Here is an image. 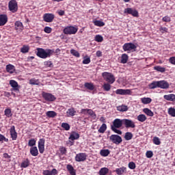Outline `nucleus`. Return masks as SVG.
Listing matches in <instances>:
<instances>
[{
  "label": "nucleus",
  "instance_id": "obj_9",
  "mask_svg": "<svg viewBox=\"0 0 175 175\" xmlns=\"http://www.w3.org/2000/svg\"><path fill=\"white\" fill-rule=\"evenodd\" d=\"M87 159V154L86 153H78L75 156L76 162H84Z\"/></svg>",
  "mask_w": 175,
  "mask_h": 175
},
{
  "label": "nucleus",
  "instance_id": "obj_21",
  "mask_svg": "<svg viewBox=\"0 0 175 175\" xmlns=\"http://www.w3.org/2000/svg\"><path fill=\"white\" fill-rule=\"evenodd\" d=\"M115 172L118 175H122L124 173H126V167H121L120 168H116Z\"/></svg>",
  "mask_w": 175,
  "mask_h": 175
},
{
  "label": "nucleus",
  "instance_id": "obj_25",
  "mask_svg": "<svg viewBox=\"0 0 175 175\" xmlns=\"http://www.w3.org/2000/svg\"><path fill=\"white\" fill-rule=\"evenodd\" d=\"M163 98L164 99H165V100H170V102H175V95L173 94L164 95Z\"/></svg>",
  "mask_w": 175,
  "mask_h": 175
},
{
  "label": "nucleus",
  "instance_id": "obj_39",
  "mask_svg": "<svg viewBox=\"0 0 175 175\" xmlns=\"http://www.w3.org/2000/svg\"><path fill=\"white\" fill-rule=\"evenodd\" d=\"M141 101L144 103V105H148L150 102H152L151 98H141Z\"/></svg>",
  "mask_w": 175,
  "mask_h": 175
},
{
  "label": "nucleus",
  "instance_id": "obj_60",
  "mask_svg": "<svg viewBox=\"0 0 175 175\" xmlns=\"http://www.w3.org/2000/svg\"><path fill=\"white\" fill-rule=\"evenodd\" d=\"M45 140L44 139H40L38 141V147L39 146H44Z\"/></svg>",
  "mask_w": 175,
  "mask_h": 175
},
{
  "label": "nucleus",
  "instance_id": "obj_58",
  "mask_svg": "<svg viewBox=\"0 0 175 175\" xmlns=\"http://www.w3.org/2000/svg\"><path fill=\"white\" fill-rule=\"evenodd\" d=\"M162 21L164 23H170L172 21V19L170 18V16H164L162 18Z\"/></svg>",
  "mask_w": 175,
  "mask_h": 175
},
{
  "label": "nucleus",
  "instance_id": "obj_54",
  "mask_svg": "<svg viewBox=\"0 0 175 175\" xmlns=\"http://www.w3.org/2000/svg\"><path fill=\"white\" fill-rule=\"evenodd\" d=\"M159 31H160V32H161V33H167V31H169V29H167V27L161 26L159 28Z\"/></svg>",
  "mask_w": 175,
  "mask_h": 175
},
{
  "label": "nucleus",
  "instance_id": "obj_56",
  "mask_svg": "<svg viewBox=\"0 0 175 175\" xmlns=\"http://www.w3.org/2000/svg\"><path fill=\"white\" fill-rule=\"evenodd\" d=\"M51 31H53V29H51L50 27H45L44 28V31L45 33H51Z\"/></svg>",
  "mask_w": 175,
  "mask_h": 175
},
{
  "label": "nucleus",
  "instance_id": "obj_18",
  "mask_svg": "<svg viewBox=\"0 0 175 175\" xmlns=\"http://www.w3.org/2000/svg\"><path fill=\"white\" fill-rule=\"evenodd\" d=\"M159 88L167 90V88H169V83L166 81H159Z\"/></svg>",
  "mask_w": 175,
  "mask_h": 175
},
{
  "label": "nucleus",
  "instance_id": "obj_51",
  "mask_svg": "<svg viewBox=\"0 0 175 175\" xmlns=\"http://www.w3.org/2000/svg\"><path fill=\"white\" fill-rule=\"evenodd\" d=\"M62 128H64L65 131H69V129H70V125L68 123L63 122L62 124Z\"/></svg>",
  "mask_w": 175,
  "mask_h": 175
},
{
  "label": "nucleus",
  "instance_id": "obj_20",
  "mask_svg": "<svg viewBox=\"0 0 175 175\" xmlns=\"http://www.w3.org/2000/svg\"><path fill=\"white\" fill-rule=\"evenodd\" d=\"M30 154L32 157H38L39 155V151L38 150V147L33 146L30 148Z\"/></svg>",
  "mask_w": 175,
  "mask_h": 175
},
{
  "label": "nucleus",
  "instance_id": "obj_44",
  "mask_svg": "<svg viewBox=\"0 0 175 175\" xmlns=\"http://www.w3.org/2000/svg\"><path fill=\"white\" fill-rule=\"evenodd\" d=\"M94 40L95 42H98V43H102V42H103V37L99 34L96 35Z\"/></svg>",
  "mask_w": 175,
  "mask_h": 175
},
{
  "label": "nucleus",
  "instance_id": "obj_3",
  "mask_svg": "<svg viewBox=\"0 0 175 175\" xmlns=\"http://www.w3.org/2000/svg\"><path fill=\"white\" fill-rule=\"evenodd\" d=\"M102 76L104 80H105V81H107V83H109V84H113V83L116 81L114 75H113L111 73L105 72H103Z\"/></svg>",
  "mask_w": 175,
  "mask_h": 175
},
{
  "label": "nucleus",
  "instance_id": "obj_33",
  "mask_svg": "<svg viewBox=\"0 0 175 175\" xmlns=\"http://www.w3.org/2000/svg\"><path fill=\"white\" fill-rule=\"evenodd\" d=\"M110 154V150L109 149H103L100 151V154L101 157H108Z\"/></svg>",
  "mask_w": 175,
  "mask_h": 175
},
{
  "label": "nucleus",
  "instance_id": "obj_62",
  "mask_svg": "<svg viewBox=\"0 0 175 175\" xmlns=\"http://www.w3.org/2000/svg\"><path fill=\"white\" fill-rule=\"evenodd\" d=\"M170 64H172V65H175V57H171L169 59Z\"/></svg>",
  "mask_w": 175,
  "mask_h": 175
},
{
  "label": "nucleus",
  "instance_id": "obj_16",
  "mask_svg": "<svg viewBox=\"0 0 175 175\" xmlns=\"http://www.w3.org/2000/svg\"><path fill=\"white\" fill-rule=\"evenodd\" d=\"M10 85H11L12 88H14L13 91H15V92L20 91V90H18V83H17V81H16L15 80H10Z\"/></svg>",
  "mask_w": 175,
  "mask_h": 175
},
{
  "label": "nucleus",
  "instance_id": "obj_34",
  "mask_svg": "<svg viewBox=\"0 0 175 175\" xmlns=\"http://www.w3.org/2000/svg\"><path fill=\"white\" fill-rule=\"evenodd\" d=\"M93 24L96 26V27H105V23L102 21H93Z\"/></svg>",
  "mask_w": 175,
  "mask_h": 175
},
{
  "label": "nucleus",
  "instance_id": "obj_29",
  "mask_svg": "<svg viewBox=\"0 0 175 175\" xmlns=\"http://www.w3.org/2000/svg\"><path fill=\"white\" fill-rule=\"evenodd\" d=\"M29 84L31 85H40V81L39 79H36V78H32L29 81Z\"/></svg>",
  "mask_w": 175,
  "mask_h": 175
},
{
  "label": "nucleus",
  "instance_id": "obj_2",
  "mask_svg": "<svg viewBox=\"0 0 175 175\" xmlns=\"http://www.w3.org/2000/svg\"><path fill=\"white\" fill-rule=\"evenodd\" d=\"M79 29L75 26H67L63 29L64 35H76Z\"/></svg>",
  "mask_w": 175,
  "mask_h": 175
},
{
  "label": "nucleus",
  "instance_id": "obj_6",
  "mask_svg": "<svg viewBox=\"0 0 175 175\" xmlns=\"http://www.w3.org/2000/svg\"><path fill=\"white\" fill-rule=\"evenodd\" d=\"M9 10L12 12V13H16L17 10H18V5L17 4V1L16 0H11L8 3Z\"/></svg>",
  "mask_w": 175,
  "mask_h": 175
},
{
  "label": "nucleus",
  "instance_id": "obj_14",
  "mask_svg": "<svg viewBox=\"0 0 175 175\" xmlns=\"http://www.w3.org/2000/svg\"><path fill=\"white\" fill-rule=\"evenodd\" d=\"M117 95H131V90L118 89L116 91Z\"/></svg>",
  "mask_w": 175,
  "mask_h": 175
},
{
  "label": "nucleus",
  "instance_id": "obj_47",
  "mask_svg": "<svg viewBox=\"0 0 175 175\" xmlns=\"http://www.w3.org/2000/svg\"><path fill=\"white\" fill-rule=\"evenodd\" d=\"M70 53L72 55H74L75 57H77V58H80V53H79V51L75 49H71Z\"/></svg>",
  "mask_w": 175,
  "mask_h": 175
},
{
  "label": "nucleus",
  "instance_id": "obj_35",
  "mask_svg": "<svg viewBox=\"0 0 175 175\" xmlns=\"http://www.w3.org/2000/svg\"><path fill=\"white\" fill-rule=\"evenodd\" d=\"M107 173H109V168L107 167H102L98 172L99 175H106Z\"/></svg>",
  "mask_w": 175,
  "mask_h": 175
},
{
  "label": "nucleus",
  "instance_id": "obj_50",
  "mask_svg": "<svg viewBox=\"0 0 175 175\" xmlns=\"http://www.w3.org/2000/svg\"><path fill=\"white\" fill-rule=\"evenodd\" d=\"M119 128L117 127H111V131L115 133H118V135H122V131L118 130Z\"/></svg>",
  "mask_w": 175,
  "mask_h": 175
},
{
  "label": "nucleus",
  "instance_id": "obj_8",
  "mask_svg": "<svg viewBox=\"0 0 175 175\" xmlns=\"http://www.w3.org/2000/svg\"><path fill=\"white\" fill-rule=\"evenodd\" d=\"M42 98H44L46 102H54L57 98L55 96L53 95L51 93H46L43 92L42 93Z\"/></svg>",
  "mask_w": 175,
  "mask_h": 175
},
{
  "label": "nucleus",
  "instance_id": "obj_15",
  "mask_svg": "<svg viewBox=\"0 0 175 175\" xmlns=\"http://www.w3.org/2000/svg\"><path fill=\"white\" fill-rule=\"evenodd\" d=\"M14 27L17 32H21L23 29H24V26L23 25V23L20 22V21H17L15 22Z\"/></svg>",
  "mask_w": 175,
  "mask_h": 175
},
{
  "label": "nucleus",
  "instance_id": "obj_12",
  "mask_svg": "<svg viewBox=\"0 0 175 175\" xmlns=\"http://www.w3.org/2000/svg\"><path fill=\"white\" fill-rule=\"evenodd\" d=\"M123 124L126 128H136V124H135V122H133L132 120L123 119Z\"/></svg>",
  "mask_w": 175,
  "mask_h": 175
},
{
  "label": "nucleus",
  "instance_id": "obj_59",
  "mask_svg": "<svg viewBox=\"0 0 175 175\" xmlns=\"http://www.w3.org/2000/svg\"><path fill=\"white\" fill-rule=\"evenodd\" d=\"M90 62H91V59L90 57H87V58L83 59V60L82 62V63L84 65H88V64H90Z\"/></svg>",
  "mask_w": 175,
  "mask_h": 175
},
{
  "label": "nucleus",
  "instance_id": "obj_41",
  "mask_svg": "<svg viewBox=\"0 0 175 175\" xmlns=\"http://www.w3.org/2000/svg\"><path fill=\"white\" fill-rule=\"evenodd\" d=\"M121 64H126L128 62V55L122 54L120 60Z\"/></svg>",
  "mask_w": 175,
  "mask_h": 175
},
{
  "label": "nucleus",
  "instance_id": "obj_24",
  "mask_svg": "<svg viewBox=\"0 0 175 175\" xmlns=\"http://www.w3.org/2000/svg\"><path fill=\"white\" fill-rule=\"evenodd\" d=\"M66 114L67 117H73L76 114V109H75L73 107H71L67 110Z\"/></svg>",
  "mask_w": 175,
  "mask_h": 175
},
{
  "label": "nucleus",
  "instance_id": "obj_17",
  "mask_svg": "<svg viewBox=\"0 0 175 175\" xmlns=\"http://www.w3.org/2000/svg\"><path fill=\"white\" fill-rule=\"evenodd\" d=\"M8 23V15L0 14V27H3Z\"/></svg>",
  "mask_w": 175,
  "mask_h": 175
},
{
  "label": "nucleus",
  "instance_id": "obj_7",
  "mask_svg": "<svg viewBox=\"0 0 175 175\" xmlns=\"http://www.w3.org/2000/svg\"><path fill=\"white\" fill-rule=\"evenodd\" d=\"M42 18L45 23H53L54 18H55V15L51 13H46L43 15Z\"/></svg>",
  "mask_w": 175,
  "mask_h": 175
},
{
  "label": "nucleus",
  "instance_id": "obj_28",
  "mask_svg": "<svg viewBox=\"0 0 175 175\" xmlns=\"http://www.w3.org/2000/svg\"><path fill=\"white\" fill-rule=\"evenodd\" d=\"M46 116L49 118H54L57 117V112H55L54 111H48L46 112Z\"/></svg>",
  "mask_w": 175,
  "mask_h": 175
},
{
  "label": "nucleus",
  "instance_id": "obj_36",
  "mask_svg": "<svg viewBox=\"0 0 175 175\" xmlns=\"http://www.w3.org/2000/svg\"><path fill=\"white\" fill-rule=\"evenodd\" d=\"M106 129H107V125H106V124L104 123L101 125L98 132L99 133H105V132H106Z\"/></svg>",
  "mask_w": 175,
  "mask_h": 175
},
{
  "label": "nucleus",
  "instance_id": "obj_5",
  "mask_svg": "<svg viewBox=\"0 0 175 175\" xmlns=\"http://www.w3.org/2000/svg\"><path fill=\"white\" fill-rule=\"evenodd\" d=\"M109 140L111 142V143H113V144H116V146H118L122 143V137L118 135H111L109 137Z\"/></svg>",
  "mask_w": 175,
  "mask_h": 175
},
{
  "label": "nucleus",
  "instance_id": "obj_23",
  "mask_svg": "<svg viewBox=\"0 0 175 175\" xmlns=\"http://www.w3.org/2000/svg\"><path fill=\"white\" fill-rule=\"evenodd\" d=\"M66 169L68 172H69L70 175H76V170H75L72 165L68 164L66 166Z\"/></svg>",
  "mask_w": 175,
  "mask_h": 175
},
{
  "label": "nucleus",
  "instance_id": "obj_37",
  "mask_svg": "<svg viewBox=\"0 0 175 175\" xmlns=\"http://www.w3.org/2000/svg\"><path fill=\"white\" fill-rule=\"evenodd\" d=\"M154 70L157 72H161V73H163L166 71V68L164 67H161V66H156L154 67Z\"/></svg>",
  "mask_w": 175,
  "mask_h": 175
},
{
  "label": "nucleus",
  "instance_id": "obj_30",
  "mask_svg": "<svg viewBox=\"0 0 175 175\" xmlns=\"http://www.w3.org/2000/svg\"><path fill=\"white\" fill-rule=\"evenodd\" d=\"M85 88H87L88 90H90V91H94L95 90V86L94 85V83H85L84 84Z\"/></svg>",
  "mask_w": 175,
  "mask_h": 175
},
{
  "label": "nucleus",
  "instance_id": "obj_64",
  "mask_svg": "<svg viewBox=\"0 0 175 175\" xmlns=\"http://www.w3.org/2000/svg\"><path fill=\"white\" fill-rule=\"evenodd\" d=\"M58 174V171H57V169L53 168L51 171V175H55Z\"/></svg>",
  "mask_w": 175,
  "mask_h": 175
},
{
  "label": "nucleus",
  "instance_id": "obj_22",
  "mask_svg": "<svg viewBox=\"0 0 175 175\" xmlns=\"http://www.w3.org/2000/svg\"><path fill=\"white\" fill-rule=\"evenodd\" d=\"M81 113L85 116L89 114V116H94V111L92 109H81Z\"/></svg>",
  "mask_w": 175,
  "mask_h": 175
},
{
  "label": "nucleus",
  "instance_id": "obj_45",
  "mask_svg": "<svg viewBox=\"0 0 175 175\" xmlns=\"http://www.w3.org/2000/svg\"><path fill=\"white\" fill-rule=\"evenodd\" d=\"M103 88L104 91L109 92L110 90H111V85H109V83H104L103 85Z\"/></svg>",
  "mask_w": 175,
  "mask_h": 175
},
{
  "label": "nucleus",
  "instance_id": "obj_32",
  "mask_svg": "<svg viewBox=\"0 0 175 175\" xmlns=\"http://www.w3.org/2000/svg\"><path fill=\"white\" fill-rule=\"evenodd\" d=\"M137 120L139 121V122H144V121L147 120V116L144 114H140L137 117Z\"/></svg>",
  "mask_w": 175,
  "mask_h": 175
},
{
  "label": "nucleus",
  "instance_id": "obj_27",
  "mask_svg": "<svg viewBox=\"0 0 175 175\" xmlns=\"http://www.w3.org/2000/svg\"><path fill=\"white\" fill-rule=\"evenodd\" d=\"M148 87L150 90H154L155 88H159V81H152L148 85Z\"/></svg>",
  "mask_w": 175,
  "mask_h": 175
},
{
  "label": "nucleus",
  "instance_id": "obj_57",
  "mask_svg": "<svg viewBox=\"0 0 175 175\" xmlns=\"http://www.w3.org/2000/svg\"><path fill=\"white\" fill-rule=\"evenodd\" d=\"M129 169H131L132 170H133L134 169H136V164L134 162H130L129 163Z\"/></svg>",
  "mask_w": 175,
  "mask_h": 175
},
{
  "label": "nucleus",
  "instance_id": "obj_53",
  "mask_svg": "<svg viewBox=\"0 0 175 175\" xmlns=\"http://www.w3.org/2000/svg\"><path fill=\"white\" fill-rule=\"evenodd\" d=\"M59 151H60L61 155H65L66 154V148L62 146L59 148Z\"/></svg>",
  "mask_w": 175,
  "mask_h": 175
},
{
  "label": "nucleus",
  "instance_id": "obj_1",
  "mask_svg": "<svg viewBox=\"0 0 175 175\" xmlns=\"http://www.w3.org/2000/svg\"><path fill=\"white\" fill-rule=\"evenodd\" d=\"M54 54V49H49L46 50L43 48H38L36 55L42 59H46V58H50L51 55Z\"/></svg>",
  "mask_w": 175,
  "mask_h": 175
},
{
  "label": "nucleus",
  "instance_id": "obj_11",
  "mask_svg": "<svg viewBox=\"0 0 175 175\" xmlns=\"http://www.w3.org/2000/svg\"><path fill=\"white\" fill-rule=\"evenodd\" d=\"M124 13L126 14H131L133 17H139V12L136 10H133L131 8L124 9Z\"/></svg>",
  "mask_w": 175,
  "mask_h": 175
},
{
  "label": "nucleus",
  "instance_id": "obj_19",
  "mask_svg": "<svg viewBox=\"0 0 175 175\" xmlns=\"http://www.w3.org/2000/svg\"><path fill=\"white\" fill-rule=\"evenodd\" d=\"M80 138V135L79 134V133L72 131L69 137V140H72V142L75 140H77L78 139Z\"/></svg>",
  "mask_w": 175,
  "mask_h": 175
},
{
  "label": "nucleus",
  "instance_id": "obj_40",
  "mask_svg": "<svg viewBox=\"0 0 175 175\" xmlns=\"http://www.w3.org/2000/svg\"><path fill=\"white\" fill-rule=\"evenodd\" d=\"M29 51V46L28 45H23V47L21 49V53L25 54Z\"/></svg>",
  "mask_w": 175,
  "mask_h": 175
},
{
  "label": "nucleus",
  "instance_id": "obj_31",
  "mask_svg": "<svg viewBox=\"0 0 175 175\" xmlns=\"http://www.w3.org/2000/svg\"><path fill=\"white\" fill-rule=\"evenodd\" d=\"M143 111L145 113V114H146V116H148L149 117H154V112H152L151 109L148 108H144Z\"/></svg>",
  "mask_w": 175,
  "mask_h": 175
},
{
  "label": "nucleus",
  "instance_id": "obj_43",
  "mask_svg": "<svg viewBox=\"0 0 175 175\" xmlns=\"http://www.w3.org/2000/svg\"><path fill=\"white\" fill-rule=\"evenodd\" d=\"M133 137V134H132V133H131V132H127L124 135L125 140H127V141L132 140Z\"/></svg>",
  "mask_w": 175,
  "mask_h": 175
},
{
  "label": "nucleus",
  "instance_id": "obj_52",
  "mask_svg": "<svg viewBox=\"0 0 175 175\" xmlns=\"http://www.w3.org/2000/svg\"><path fill=\"white\" fill-rule=\"evenodd\" d=\"M5 115L7 117H11L12 116V109H5L4 111Z\"/></svg>",
  "mask_w": 175,
  "mask_h": 175
},
{
  "label": "nucleus",
  "instance_id": "obj_46",
  "mask_svg": "<svg viewBox=\"0 0 175 175\" xmlns=\"http://www.w3.org/2000/svg\"><path fill=\"white\" fill-rule=\"evenodd\" d=\"M168 114L169 116H171V117H175V109L173 107L169 108Z\"/></svg>",
  "mask_w": 175,
  "mask_h": 175
},
{
  "label": "nucleus",
  "instance_id": "obj_10",
  "mask_svg": "<svg viewBox=\"0 0 175 175\" xmlns=\"http://www.w3.org/2000/svg\"><path fill=\"white\" fill-rule=\"evenodd\" d=\"M124 124V120L116 118L113 121L111 128H121Z\"/></svg>",
  "mask_w": 175,
  "mask_h": 175
},
{
  "label": "nucleus",
  "instance_id": "obj_63",
  "mask_svg": "<svg viewBox=\"0 0 175 175\" xmlns=\"http://www.w3.org/2000/svg\"><path fill=\"white\" fill-rule=\"evenodd\" d=\"M38 150L40 154H43L44 152V146H38Z\"/></svg>",
  "mask_w": 175,
  "mask_h": 175
},
{
  "label": "nucleus",
  "instance_id": "obj_55",
  "mask_svg": "<svg viewBox=\"0 0 175 175\" xmlns=\"http://www.w3.org/2000/svg\"><path fill=\"white\" fill-rule=\"evenodd\" d=\"M154 153L151 150H148L146 153V158H152Z\"/></svg>",
  "mask_w": 175,
  "mask_h": 175
},
{
  "label": "nucleus",
  "instance_id": "obj_42",
  "mask_svg": "<svg viewBox=\"0 0 175 175\" xmlns=\"http://www.w3.org/2000/svg\"><path fill=\"white\" fill-rule=\"evenodd\" d=\"M118 111H128V106L126 105H120L117 107Z\"/></svg>",
  "mask_w": 175,
  "mask_h": 175
},
{
  "label": "nucleus",
  "instance_id": "obj_61",
  "mask_svg": "<svg viewBox=\"0 0 175 175\" xmlns=\"http://www.w3.org/2000/svg\"><path fill=\"white\" fill-rule=\"evenodd\" d=\"M9 142V139L6 138L5 136H3V135L0 134V142Z\"/></svg>",
  "mask_w": 175,
  "mask_h": 175
},
{
  "label": "nucleus",
  "instance_id": "obj_49",
  "mask_svg": "<svg viewBox=\"0 0 175 175\" xmlns=\"http://www.w3.org/2000/svg\"><path fill=\"white\" fill-rule=\"evenodd\" d=\"M29 147H34L33 146H36V141L35 139H31L28 142Z\"/></svg>",
  "mask_w": 175,
  "mask_h": 175
},
{
  "label": "nucleus",
  "instance_id": "obj_13",
  "mask_svg": "<svg viewBox=\"0 0 175 175\" xmlns=\"http://www.w3.org/2000/svg\"><path fill=\"white\" fill-rule=\"evenodd\" d=\"M10 133L12 140H17V131H16V126H11Z\"/></svg>",
  "mask_w": 175,
  "mask_h": 175
},
{
  "label": "nucleus",
  "instance_id": "obj_38",
  "mask_svg": "<svg viewBox=\"0 0 175 175\" xmlns=\"http://www.w3.org/2000/svg\"><path fill=\"white\" fill-rule=\"evenodd\" d=\"M28 166H29V159H26L25 160H24L21 164V167H28Z\"/></svg>",
  "mask_w": 175,
  "mask_h": 175
},
{
  "label": "nucleus",
  "instance_id": "obj_48",
  "mask_svg": "<svg viewBox=\"0 0 175 175\" xmlns=\"http://www.w3.org/2000/svg\"><path fill=\"white\" fill-rule=\"evenodd\" d=\"M152 141L156 146H159V144H161V139H159V137H154Z\"/></svg>",
  "mask_w": 175,
  "mask_h": 175
},
{
  "label": "nucleus",
  "instance_id": "obj_26",
  "mask_svg": "<svg viewBox=\"0 0 175 175\" xmlns=\"http://www.w3.org/2000/svg\"><path fill=\"white\" fill-rule=\"evenodd\" d=\"M6 70L8 73L13 74L14 72L16 70V67L12 64H8L6 66Z\"/></svg>",
  "mask_w": 175,
  "mask_h": 175
},
{
  "label": "nucleus",
  "instance_id": "obj_4",
  "mask_svg": "<svg viewBox=\"0 0 175 175\" xmlns=\"http://www.w3.org/2000/svg\"><path fill=\"white\" fill-rule=\"evenodd\" d=\"M122 49L124 51H131L132 53H133V51H136V49H137V46L132 42H128L125 43L123 45Z\"/></svg>",
  "mask_w": 175,
  "mask_h": 175
}]
</instances>
